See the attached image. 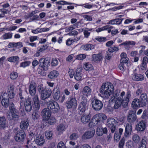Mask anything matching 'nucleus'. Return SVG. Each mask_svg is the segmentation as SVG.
Masks as SVG:
<instances>
[{
  "label": "nucleus",
  "instance_id": "3",
  "mask_svg": "<svg viewBox=\"0 0 148 148\" xmlns=\"http://www.w3.org/2000/svg\"><path fill=\"white\" fill-rule=\"evenodd\" d=\"M113 88L114 86L112 84L109 82H107L102 85L100 92L105 97H108L114 90Z\"/></svg>",
  "mask_w": 148,
  "mask_h": 148
},
{
  "label": "nucleus",
  "instance_id": "23",
  "mask_svg": "<svg viewBox=\"0 0 148 148\" xmlns=\"http://www.w3.org/2000/svg\"><path fill=\"white\" fill-rule=\"evenodd\" d=\"M29 125V121L27 119L23 120L20 123V127L22 130L27 129Z\"/></svg>",
  "mask_w": 148,
  "mask_h": 148
},
{
  "label": "nucleus",
  "instance_id": "15",
  "mask_svg": "<svg viewBox=\"0 0 148 148\" xmlns=\"http://www.w3.org/2000/svg\"><path fill=\"white\" fill-rule=\"evenodd\" d=\"M53 97L56 101L58 100L60 97V89L58 86L55 88L53 90Z\"/></svg>",
  "mask_w": 148,
  "mask_h": 148
},
{
  "label": "nucleus",
  "instance_id": "44",
  "mask_svg": "<svg viewBox=\"0 0 148 148\" xmlns=\"http://www.w3.org/2000/svg\"><path fill=\"white\" fill-rule=\"evenodd\" d=\"M119 50L118 47L114 46L110 47L108 49V51L110 53H112L115 51H117Z\"/></svg>",
  "mask_w": 148,
  "mask_h": 148
},
{
  "label": "nucleus",
  "instance_id": "46",
  "mask_svg": "<svg viewBox=\"0 0 148 148\" xmlns=\"http://www.w3.org/2000/svg\"><path fill=\"white\" fill-rule=\"evenodd\" d=\"M79 6H81L84 7L86 8L90 9L92 7V5L91 4L88 3H87L83 4L77 5Z\"/></svg>",
  "mask_w": 148,
  "mask_h": 148
},
{
  "label": "nucleus",
  "instance_id": "26",
  "mask_svg": "<svg viewBox=\"0 0 148 148\" xmlns=\"http://www.w3.org/2000/svg\"><path fill=\"white\" fill-rule=\"evenodd\" d=\"M6 126V121L5 117H0V128H4Z\"/></svg>",
  "mask_w": 148,
  "mask_h": 148
},
{
  "label": "nucleus",
  "instance_id": "32",
  "mask_svg": "<svg viewBox=\"0 0 148 148\" xmlns=\"http://www.w3.org/2000/svg\"><path fill=\"white\" fill-rule=\"evenodd\" d=\"M126 145L128 148H135L137 146V145L131 140H128L126 143Z\"/></svg>",
  "mask_w": 148,
  "mask_h": 148
},
{
  "label": "nucleus",
  "instance_id": "14",
  "mask_svg": "<svg viewBox=\"0 0 148 148\" xmlns=\"http://www.w3.org/2000/svg\"><path fill=\"white\" fill-rule=\"evenodd\" d=\"M132 126L131 123H127L126 124L124 136L125 137H129L131 134Z\"/></svg>",
  "mask_w": 148,
  "mask_h": 148
},
{
  "label": "nucleus",
  "instance_id": "47",
  "mask_svg": "<svg viewBox=\"0 0 148 148\" xmlns=\"http://www.w3.org/2000/svg\"><path fill=\"white\" fill-rule=\"evenodd\" d=\"M31 63V62L29 61H25L21 62L20 64V66L25 68L29 66L30 64Z\"/></svg>",
  "mask_w": 148,
  "mask_h": 148
},
{
  "label": "nucleus",
  "instance_id": "53",
  "mask_svg": "<svg viewBox=\"0 0 148 148\" xmlns=\"http://www.w3.org/2000/svg\"><path fill=\"white\" fill-rule=\"evenodd\" d=\"M140 104L137 102H132V106L134 109H136L140 107Z\"/></svg>",
  "mask_w": 148,
  "mask_h": 148
},
{
  "label": "nucleus",
  "instance_id": "42",
  "mask_svg": "<svg viewBox=\"0 0 148 148\" xmlns=\"http://www.w3.org/2000/svg\"><path fill=\"white\" fill-rule=\"evenodd\" d=\"M140 101L141 102H147L148 101L146 94L143 93L141 94L140 96Z\"/></svg>",
  "mask_w": 148,
  "mask_h": 148
},
{
  "label": "nucleus",
  "instance_id": "59",
  "mask_svg": "<svg viewBox=\"0 0 148 148\" xmlns=\"http://www.w3.org/2000/svg\"><path fill=\"white\" fill-rule=\"evenodd\" d=\"M75 78L77 81L80 80L82 78L81 73H76L74 76Z\"/></svg>",
  "mask_w": 148,
  "mask_h": 148
},
{
  "label": "nucleus",
  "instance_id": "18",
  "mask_svg": "<svg viewBox=\"0 0 148 148\" xmlns=\"http://www.w3.org/2000/svg\"><path fill=\"white\" fill-rule=\"evenodd\" d=\"M34 141L38 145H41L44 143L45 141L43 136L39 135L38 136L36 137V139L34 140Z\"/></svg>",
  "mask_w": 148,
  "mask_h": 148
},
{
  "label": "nucleus",
  "instance_id": "37",
  "mask_svg": "<svg viewBox=\"0 0 148 148\" xmlns=\"http://www.w3.org/2000/svg\"><path fill=\"white\" fill-rule=\"evenodd\" d=\"M66 105L68 108H71L72 107L75 108L76 107L77 104V102H67Z\"/></svg>",
  "mask_w": 148,
  "mask_h": 148
},
{
  "label": "nucleus",
  "instance_id": "31",
  "mask_svg": "<svg viewBox=\"0 0 148 148\" xmlns=\"http://www.w3.org/2000/svg\"><path fill=\"white\" fill-rule=\"evenodd\" d=\"M82 48L86 51L91 50L94 49L95 46L92 44H87L82 46Z\"/></svg>",
  "mask_w": 148,
  "mask_h": 148
},
{
  "label": "nucleus",
  "instance_id": "1",
  "mask_svg": "<svg viewBox=\"0 0 148 148\" xmlns=\"http://www.w3.org/2000/svg\"><path fill=\"white\" fill-rule=\"evenodd\" d=\"M2 105L5 108H7L9 106L10 112L6 113L7 117L8 120H13L15 121H18L19 119V116L14 106V104L12 102H1Z\"/></svg>",
  "mask_w": 148,
  "mask_h": 148
},
{
  "label": "nucleus",
  "instance_id": "34",
  "mask_svg": "<svg viewBox=\"0 0 148 148\" xmlns=\"http://www.w3.org/2000/svg\"><path fill=\"white\" fill-rule=\"evenodd\" d=\"M84 69L86 70H92L93 69L92 64L88 62L86 63L84 65Z\"/></svg>",
  "mask_w": 148,
  "mask_h": 148
},
{
  "label": "nucleus",
  "instance_id": "30",
  "mask_svg": "<svg viewBox=\"0 0 148 148\" xmlns=\"http://www.w3.org/2000/svg\"><path fill=\"white\" fill-rule=\"evenodd\" d=\"M14 88L11 86L8 89V95L10 99L13 98L14 97Z\"/></svg>",
  "mask_w": 148,
  "mask_h": 148
},
{
  "label": "nucleus",
  "instance_id": "29",
  "mask_svg": "<svg viewBox=\"0 0 148 148\" xmlns=\"http://www.w3.org/2000/svg\"><path fill=\"white\" fill-rule=\"evenodd\" d=\"M49 30V28H37L35 30H32V32L34 34H37L42 32H47Z\"/></svg>",
  "mask_w": 148,
  "mask_h": 148
},
{
  "label": "nucleus",
  "instance_id": "40",
  "mask_svg": "<svg viewBox=\"0 0 148 148\" xmlns=\"http://www.w3.org/2000/svg\"><path fill=\"white\" fill-rule=\"evenodd\" d=\"M53 133L52 131L47 130L46 132L45 136L48 139L51 140L52 139Z\"/></svg>",
  "mask_w": 148,
  "mask_h": 148
},
{
  "label": "nucleus",
  "instance_id": "45",
  "mask_svg": "<svg viewBox=\"0 0 148 148\" xmlns=\"http://www.w3.org/2000/svg\"><path fill=\"white\" fill-rule=\"evenodd\" d=\"M127 67L125 64L121 62H120V64L119 65V69L123 71L126 70Z\"/></svg>",
  "mask_w": 148,
  "mask_h": 148
},
{
  "label": "nucleus",
  "instance_id": "58",
  "mask_svg": "<svg viewBox=\"0 0 148 148\" xmlns=\"http://www.w3.org/2000/svg\"><path fill=\"white\" fill-rule=\"evenodd\" d=\"M83 17L85 20L87 21H91L92 20V18L90 16L84 15L83 16Z\"/></svg>",
  "mask_w": 148,
  "mask_h": 148
},
{
  "label": "nucleus",
  "instance_id": "61",
  "mask_svg": "<svg viewBox=\"0 0 148 148\" xmlns=\"http://www.w3.org/2000/svg\"><path fill=\"white\" fill-rule=\"evenodd\" d=\"M69 74L70 78H73L75 74V71L73 69H69Z\"/></svg>",
  "mask_w": 148,
  "mask_h": 148
},
{
  "label": "nucleus",
  "instance_id": "9",
  "mask_svg": "<svg viewBox=\"0 0 148 148\" xmlns=\"http://www.w3.org/2000/svg\"><path fill=\"white\" fill-rule=\"evenodd\" d=\"M51 111L46 108H44L41 112L43 119L45 121H48L51 115Z\"/></svg>",
  "mask_w": 148,
  "mask_h": 148
},
{
  "label": "nucleus",
  "instance_id": "4",
  "mask_svg": "<svg viewBox=\"0 0 148 148\" xmlns=\"http://www.w3.org/2000/svg\"><path fill=\"white\" fill-rule=\"evenodd\" d=\"M39 92L41 94V99L42 100L46 101V99L49 98L52 93L51 89L49 87L44 88L41 86H38L37 87Z\"/></svg>",
  "mask_w": 148,
  "mask_h": 148
},
{
  "label": "nucleus",
  "instance_id": "36",
  "mask_svg": "<svg viewBox=\"0 0 148 148\" xmlns=\"http://www.w3.org/2000/svg\"><path fill=\"white\" fill-rule=\"evenodd\" d=\"M136 43L135 42L132 41H126L123 42L120 44L119 45V46L124 45H135Z\"/></svg>",
  "mask_w": 148,
  "mask_h": 148
},
{
  "label": "nucleus",
  "instance_id": "43",
  "mask_svg": "<svg viewBox=\"0 0 148 148\" xmlns=\"http://www.w3.org/2000/svg\"><path fill=\"white\" fill-rule=\"evenodd\" d=\"M12 36V33H5L3 36V38L6 40L8 39L11 38Z\"/></svg>",
  "mask_w": 148,
  "mask_h": 148
},
{
  "label": "nucleus",
  "instance_id": "52",
  "mask_svg": "<svg viewBox=\"0 0 148 148\" xmlns=\"http://www.w3.org/2000/svg\"><path fill=\"white\" fill-rule=\"evenodd\" d=\"M86 58V55L84 54H80L77 55L76 58V59L79 60H82Z\"/></svg>",
  "mask_w": 148,
  "mask_h": 148
},
{
  "label": "nucleus",
  "instance_id": "13",
  "mask_svg": "<svg viewBox=\"0 0 148 148\" xmlns=\"http://www.w3.org/2000/svg\"><path fill=\"white\" fill-rule=\"evenodd\" d=\"M136 116L135 112L133 111H129L127 116L128 121L130 123H133L136 121Z\"/></svg>",
  "mask_w": 148,
  "mask_h": 148
},
{
  "label": "nucleus",
  "instance_id": "7",
  "mask_svg": "<svg viewBox=\"0 0 148 148\" xmlns=\"http://www.w3.org/2000/svg\"><path fill=\"white\" fill-rule=\"evenodd\" d=\"M93 119L95 120L97 125L101 124V121L103 120H105L107 119L106 115L104 114L100 113L95 114L93 117Z\"/></svg>",
  "mask_w": 148,
  "mask_h": 148
},
{
  "label": "nucleus",
  "instance_id": "11",
  "mask_svg": "<svg viewBox=\"0 0 148 148\" xmlns=\"http://www.w3.org/2000/svg\"><path fill=\"white\" fill-rule=\"evenodd\" d=\"M146 121L144 120L141 121L136 126V130L138 132L144 131L146 127Z\"/></svg>",
  "mask_w": 148,
  "mask_h": 148
},
{
  "label": "nucleus",
  "instance_id": "25",
  "mask_svg": "<svg viewBox=\"0 0 148 148\" xmlns=\"http://www.w3.org/2000/svg\"><path fill=\"white\" fill-rule=\"evenodd\" d=\"M8 61L15 63L18 64L19 62V58L18 56H13L11 57L8 59Z\"/></svg>",
  "mask_w": 148,
  "mask_h": 148
},
{
  "label": "nucleus",
  "instance_id": "24",
  "mask_svg": "<svg viewBox=\"0 0 148 148\" xmlns=\"http://www.w3.org/2000/svg\"><path fill=\"white\" fill-rule=\"evenodd\" d=\"M90 116L88 114H83L81 118V121L84 124L88 123L90 119Z\"/></svg>",
  "mask_w": 148,
  "mask_h": 148
},
{
  "label": "nucleus",
  "instance_id": "16",
  "mask_svg": "<svg viewBox=\"0 0 148 148\" xmlns=\"http://www.w3.org/2000/svg\"><path fill=\"white\" fill-rule=\"evenodd\" d=\"M132 79L135 81H142L144 78L143 75L140 74L134 73L132 75Z\"/></svg>",
  "mask_w": 148,
  "mask_h": 148
},
{
  "label": "nucleus",
  "instance_id": "33",
  "mask_svg": "<svg viewBox=\"0 0 148 148\" xmlns=\"http://www.w3.org/2000/svg\"><path fill=\"white\" fill-rule=\"evenodd\" d=\"M113 28V27L110 25H106L101 28H98L96 30V32H99L103 30H106Z\"/></svg>",
  "mask_w": 148,
  "mask_h": 148
},
{
  "label": "nucleus",
  "instance_id": "62",
  "mask_svg": "<svg viewBox=\"0 0 148 148\" xmlns=\"http://www.w3.org/2000/svg\"><path fill=\"white\" fill-rule=\"evenodd\" d=\"M140 68L142 70H145L147 68V64L142 63L140 66Z\"/></svg>",
  "mask_w": 148,
  "mask_h": 148
},
{
  "label": "nucleus",
  "instance_id": "20",
  "mask_svg": "<svg viewBox=\"0 0 148 148\" xmlns=\"http://www.w3.org/2000/svg\"><path fill=\"white\" fill-rule=\"evenodd\" d=\"M58 71L56 70H54L49 73L48 75V77L50 79H55L58 77Z\"/></svg>",
  "mask_w": 148,
  "mask_h": 148
},
{
  "label": "nucleus",
  "instance_id": "10",
  "mask_svg": "<svg viewBox=\"0 0 148 148\" xmlns=\"http://www.w3.org/2000/svg\"><path fill=\"white\" fill-rule=\"evenodd\" d=\"M95 133L94 130H91L89 131L86 132L82 136V139L84 140L90 139L93 137Z\"/></svg>",
  "mask_w": 148,
  "mask_h": 148
},
{
  "label": "nucleus",
  "instance_id": "55",
  "mask_svg": "<svg viewBox=\"0 0 148 148\" xmlns=\"http://www.w3.org/2000/svg\"><path fill=\"white\" fill-rule=\"evenodd\" d=\"M57 129L58 131L61 132L64 130L65 126L63 124H60L57 126Z\"/></svg>",
  "mask_w": 148,
  "mask_h": 148
},
{
  "label": "nucleus",
  "instance_id": "49",
  "mask_svg": "<svg viewBox=\"0 0 148 148\" xmlns=\"http://www.w3.org/2000/svg\"><path fill=\"white\" fill-rule=\"evenodd\" d=\"M58 64V61L55 58H53L52 59L51 62V65L52 66H57Z\"/></svg>",
  "mask_w": 148,
  "mask_h": 148
},
{
  "label": "nucleus",
  "instance_id": "39",
  "mask_svg": "<svg viewBox=\"0 0 148 148\" xmlns=\"http://www.w3.org/2000/svg\"><path fill=\"white\" fill-rule=\"evenodd\" d=\"M8 98V95L7 93L5 92H2L1 94L0 99L1 102L3 101L7 100Z\"/></svg>",
  "mask_w": 148,
  "mask_h": 148
},
{
  "label": "nucleus",
  "instance_id": "57",
  "mask_svg": "<svg viewBox=\"0 0 148 148\" xmlns=\"http://www.w3.org/2000/svg\"><path fill=\"white\" fill-rule=\"evenodd\" d=\"M125 139L123 138L119 143V148H123L124 145Z\"/></svg>",
  "mask_w": 148,
  "mask_h": 148
},
{
  "label": "nucleus",
  "instance_id": "48",
  "mask_svg": "<svg viewBox=\"0 0 148 148\" xmlns=\"http://www.w3.org/2000/svg\"><path fill=\"white\" fill-rule=\"evenodd\" d=\"M18 73L16 72H12L10 75V78L11 79H15L18 77Z\"/></svg>",
  "mask_w": 148,
  "mask_h": 148
},
{
  "label": "nucleus",
  "instance_id": "60",
  "mask_svg": "<svg viewBox=\"0 0 148 148\" xmlns=\"http://www.w3.org/2000/svg\"><path fill=\"white\" fill-rule=\"evenodd\" d=\"M121 136L119 134L118 132H115L114 136V139L116 140H119Z\"/></svg>",
  "mask_w": 148,
  "mask_h": 148
},
{
  "label": "nucleus",
  "instance_id": "63",
  "mask_svg": "<svg viewBox=\"0 0 148 148\" xmlns=\"http://www.w3.org/2000/svg\"><path fill=\"white\" fill-rule=\"evenodd\" d=\"M39 117V115L37 112H34L32 114V118L34 120L36 119Z\"/></svg>",
  "mask_w": 148,
  "mask_h": 148
},
{
  "label": "nucleus",
  "instance_id": "50",
  "mask_svg": "<svg viewBox=\"0 0 148 148\" xmlns=\"http://www.w3.org/2000/svg\"><path fill=\"white\" fill-rule=\"evenodd\" d=\"M78 137V135L76 133H73L69 137L70 140H75L77 139Z\"/></svg>",
  "mask_w": 148,
  "mask_h": 148
},
{
  "label": "nucleus",
  "instance_id": "38",
  "mask_svg": "<svg viewBox=\"0 0 148 148\" xmlns=\"http://www.w3.org/2000/svg\"><path fill=\"white\" fill-rule=\"evenodd\" d=\"M129 59L128 58H121L120 61V62L122 63L125 64L127 66H128L130 64L129 62Z\"/></svg>",
  "mask_w": 148,
  "mask_h": 148
},
{
  "label": "nucleus",
  "instance_id": "6",
  "mask_svg": "<svg viewBox=\"0 0 148 148\" xmlns=\"http://www.w3.org/2000/svg\"><path fill=\"white\" fill-rule=\"evenodd\" d=\"M117 123V122L113 118H110L107 119V125L110 129L112 133H114L116 129V124Z\"/></svg>",
  "mask_w": 148,
  "mask_h": 148
},
{
  "label": "nucleus",
  "instance_id": "17",
  "mask_svg": "<svg viewBox=\"0 0 148 148\" xmlns=\"http://www.w3.org/2000/svg\"><path fill=\"white\" fill-rule=\"evenodd\" d=\"M103 57L101 53L93 54L92 56V60L97 62L99 61H101Z\"/></svg>",
  "mask_w": 148,
  "mask_h": 148
},
{
  "label": "nucleus",
  "instance_id": "22",
  "mask_svg": "<svg viewBox=\"0 0 148 148\" xmlns=\"http://www.w3.org/2000/svg\"><path fill=\"white\" fill-rule=\"evenodd\" d=\"M29 92L31 95H35L36 90V85L35 84H30L29 88Z\"/></svg>",
  "mask_w": 148,
  "mask_h": 148
},
{
  "label": "nucleus",
  "instance_id": "64",
  "mask_svg": "<svg viewBox=\"0 0 148 148\" xmlns=\"http://www.w3.org/2000/svg\"><path fill=\"white\" fill-rule=\"evenodd\" d=\"M48 121V123L50 125L53 124L56 122V119L54 118H49Z\"/></svg>",
  "mask_w": 148,
  "mask_h": 148
},
{
  "label": "nucleus",
  "instance_id": "54",
  "mask_svg": "<svg viewBox=\"0 0 148 148\" xmlns=\"http://www.w3.org/2000/svg\"><path fill=\"white\" fill-rule=\"evenodd\" d=\"M95 39L99 42H104L107 41V39L106 37H98L95 38Z\"/></svg>",
  "mask_w": 148,
  "mask_h": 148
},
{
  "label": "nucleus",
  "instance_id": "35",
  "mask_svg": "<svg viewBox=\"0 0 148 148\" xmlns=\"http://www.w3.org/2000/svg\"><path fill=\"white\" fill-rule=\"evenodd\" d=\"M91 92V89L90 87L88 86L85 87L82 91V93L83 94L86 95L90 94Z\"/></svg>",
  "mask_w": 148,
  "mask_h": 148
},
{
  "label": "nucleus",
  "instance_id": "19",
  "mask_svg": "<svg viewBox=\"0 0 148 148\" xmlns=\"http://www.w3.org/2000/svg\"><path fill=\"white\" fill-rule=\"evenodd\" d=\"M103 106L102 102H92V107L96 111L100 110L102 108Z\"/></svg>",
  "mask_w": 148,
  "mask_h": 148
},
{
  "label": "nucleus",
  "instance_id": "51",
  "mask_svg": "<svg viewBox=\"0 0 148 148\" xmlns=\"http://www.w3.org/2000/svg\"><path fill=\"white\" fill-rule=\"evenodd\" d=\"M147 141V138L145 136L143 137L141 142L140 145L146 147Z\"/></svg>",
  "mask_w": 148,
  "mask_h": 148
},
{
  "label": "nucleus",
  "instance_id": "8",
  "mask_svg": "<svg viewBox=\"0 0 148 148\" xmlns=\"http://www.w3.org/2000/svg\"><path fill=\"white\" fill-rule=\"evenodd\" d=\"M25 136V133L24 131L22 130H20L16 133L15 139L17 141H23Z\"/></svg>",
  "mask_w": 148,
  "mask_h": 148
},
{
  "label": "nucleus",
  "instance_id": "21",
  "mask_svg": "<svg viewBox=\"0 0 148 148\" xmlns=\"http://www.w3.org/2000/svg\"><path fill=\"white\" fill-rule=\"evenodd\" d=\"M86 102H80L79 104L78 109L79 110V113L80 115H82L86 109Z\"/></svg>",
  "mask_w": 148,
  "mask_h": 148
},
{
  "label": "nucleus",
  "instance_id": "5",
  "mask_svg": "<svg viewBox=\"0 0 148 148\" xmlns=\"http://www.w3.org/2000/svg\"><path fill=\"white\" fill-rule=\"evenodd\" d=\"M50 63V60L48 58H42L39 60V67L42 70L46 71L48 69Z\"/></svg>",
  "mask_w": 148,
  "mask_h": 148
},
{
  "label": "nucleus",
  "instance_id": "12",
  "mask_svg": "<svg viewBox=\"0 0 148 148\" xmlns=\"http://www.w3.org/2000/svg\"><path fill=\"white\" fill-rule=\"evenodd\" d=\"M46 103V102H45ZM46 104L47 107V109L53 110L54 111L56 112L59 108L57 102H47Z\"/></svg>",
  "mask_w": 148,
  "mask_h": 148
},
{
  "label": "nucleus",
  "instance_id": "27",
  "mask_svg": "<svg viewBox=\"0 0 148 148\" xmlns=\"http://www.w3.org/2000/svg\"><path fill=\"white\" fill-rule=\"evenodd\" d=\"M132 141L137 145L140 141V139L138 134H135L132 136Z\"/></svg>",
  "mask_w": 148,
  "mask_h": 148
},
{
  "label": "nucleus",
  "instance_id": "28",
  "mask_svg": "<svg viewBox=\"0 0 148 148\" xmlns=\"http://www.w3.org/2000/svg\"><path fill=\"white\" fill-rule=\"evenodd\" d=\"M97 125V129L96 132L97 135L99 136H102L103 134V131L102 127L101 124Z\"/></svg>",
  "mask_w": 148,
  "mask_h": 148
},
{
  "label": "nucleus",
  "instance_id": "2",
  "mask_svg": "<svg viewBox=\"0 0 148 148\" xmlns=\"http://www.w3.org/2000/svg\"><path fill=\"white\" fill-rule=\"evenodd\" d=\"M120 90H116L114 92L115 96L112 95L111 98L110 99L109 102H129L130 101V99L131 96V92L130 91L127 92L126 96L123 98V96L125 95V92L123 91L121 93L120 96L118 97V93L119 92Z\"/></svg>",
  "mask_w": 148,
  "mask_h": 148
},
{
  "label": "nucleus",
  "instance_id": "56",
  "mask_svg": "<svg viewBox=\"0 0 148 148\" xmlns=\"http://www.w3.org/2000/svg\"><path fill=\"white\" fill-rule=\"evenodd\" d=\"M57 148H66L65 145L62 141H60L57 145Z\"/></svg>",
  "mask_w": 148,
  "mask_h": 148
},
{
  "label": "nucleus",
  "instance_id": "41",
  "mask_svg": "<svg viewBox=\"0 0 148 148\" xmlns=\"http://www.w3.org/2000/svg\"><path fill=\"white\" fill-rule=\"evenodd\" d=\"M31 102H25V109L27 111H30L32 108V107L31 104Z\"/></svg>",
  "mask_w": 148,
  "mask_h": 148
}]
</instances>
